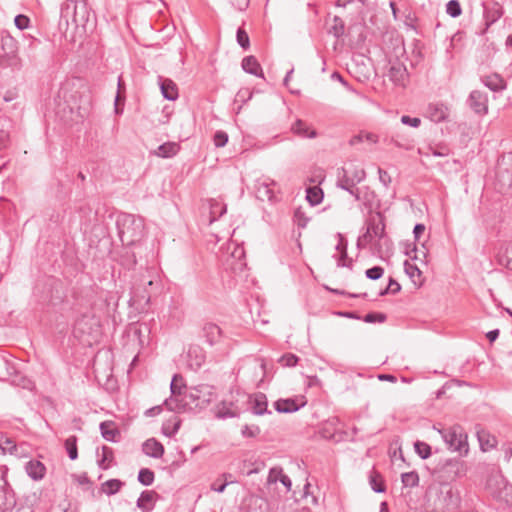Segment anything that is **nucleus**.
Here are the masks:
<instances>
[{
    "instance_id": "nucleus-48",
    "label": "nucleus",
    "mask_w": 512,
    "mask_h": 512,
    "mask_svg": "<svg viewBox=\"0 0 512 512\" xmlns=\"http://www.w3.org/2000/svg\"><path fill=\"white\" fill-rule=\"evenodd\" d=\"M236 39H237V43L239 44V46L241 48H243L244 50H247L250 48L249 36L243 28L239 27L237 29Z\"/></svg>"
},
{
    "instance_id": "nucleus-30",
    "label": "nucleus",
    "mask_w": 512,
    "mask_h": 512,
    "mask_svg": "<svg viewBox=\"0 0 512 512\" xmlns=\"http://www.w3.org/2000/svg\"><path fill=\"white\" fill-rule=\"evenodd\" d=\"M359 202L363 204L369 213H372L373 208L378 204L377 195L368 187H363Z\"/></svg>"
},
{
    "instance_id": "nucleus-51",
    "label": "nucleus",
    "mask_w": 512,
    "mask_h": 512,
    "mask_svg": "<svg viewBox=\"0 0 512 512\" xmlns=\"http://www.w3.org/2000/svg\"><path fill=\"white\" fill-rule=\"evenodd\" d=\"M387 319L386 314L380 312H371L364 316L363 320L366 323H383Z\"/></svg>"
},
{
    "instance_id": "nucleus-13",
    "label": "nucleus",
    "mask_w": 512,
    "mask_h": 512,
    "mask_svg": "<svg viewBox=\"0 0 512 512\" xmlns=\"http://www.w3.org/2000/svg\"><path fill=\"white\" fill-rule=\"evenodd\" d=\"M306 403L304 396L278 399L274 402V408L278 413H293L304 407Z\"/></svg>"
},
{
    "instance_id": "nucleus-24",
    "label": "nucleus",
    "mask_w": 512,
    "mask_h": 512,
    "mask_svg": "<svg viewBox=\"0 0 512 512\" xmlns=\"http://www.w3.org/2000/svg\"><path fill=\"white\" fill-rule=\"evenodd\" d=\"M481 82L491 91L498 92L506 88V82L503 77L497 73L481 77Z\"/></svg>"
},
{
    "instance_id": "nucleus-25",
    "label": "nucleus",
    "mask_w": 512,
    "mask_h": 512,
    "mask_svg": "<svg viewBox=\"0 0 512 512\" xmlns=\"http://www.w3.org/2000/svg\"><path fill=\"white\" fill-rule=\"evenodd\" d=\"M12 122L6 116H0V151L6 149L10 144V130Z\"/></svg>"
},
{
    "instance_id": "nucleus-47",
    "label": "nucleus",
    "mask_w": 512,
    "mask_h": 512,
    "mask_svg": "<svg viewBox=\"0 0 512 512\" xmlns=\"http://www.w3.org/2000/svg\"><path fill=\"white\" fill-rule=\"evenodd\" d=\"M446 13L452 18H457L462 14V8L458 0H450L446 4Z\"/></svg>"
},
{
    "instance_id": "nucleus-19",
    "label": "nucleus",
    "mask_w": 512,
    "mask_h": 512,
    "mask_svg": "<svg viewBox=\"0 0 512 512\" xmlns=\"http://www.w3.org/2000/svg\"><path fill=\"white\" fill-rule=\"evenodd\" d=\"M25 472L32 480L40 481L46 475V467L41 461L32 459L25 464Z\"/></svg>"
},
{
    "instance_id": "nucleus-8",
    "label": "nucleus",
    "mask_w": 512,
    "mask_h": 512,
    "mask_svg": "<svg viewBox=\"0 0 512 512\" xmlns=\"http://www.w3.org/2000/svg\"><path fill=\"white\" fill-rule=\"evenodd\" d=\"M187 396L189 397V402H191L192 410H202L216 398V389L208 384H199L190 388Z\"/></svg>"
},
{
    "instance_id": "nucleus-43",
    "label": "nucleus",
    "mask_w": 512,
    "mask_h": 512,
    "mask_svg": "<svg viewBox=\"0 0 512 512\" xmlns=\"http://www.w3.org/2000/svg\"><path fill=\"white\" fill-rule=\"evenodd\" d=\"M345 32V24L342 18L339 16H334L333 25L330 28V33H332L336 38H340L344 35Z\"/></svg>"
},
{
    "instance_id": "nucleus-20",
    "label": "nucleus",
    "mask_w": 512,
    "mask_h": 512,
    "mask_svg": "<svg viewBox=\"0 0 512 512\" xmlns=\"http://www.w3.org/2000/svg\"><path fill=\"white\" fill-rule=\"evenodd\" d=\"M158 81L161 93L165 99L174 101L178 98V88L173 80L159 76Z\"/></svg>"
},
{
    "instance_id": "nucleus-27",
    "label": "nucleus",
    "mask_w": 512,
    "mask_h": 512,
    "mask_svg": "<svg viewBox=\"0 0 512 512\" xmlns=\"http://www.w3.org/2000/svg\"><path fill=\"white\" fill-rule=\"evenodd\" d=\"M499 191L503 194L512 190V174L507 169L499 168L496 175Z\"/></svg>"
},
{
    "instance_id": "nucleus-36",
    "label": "nucleus",
    "mask_w": 512,
    "mask_h": 512,
    "mask_svg": "<svg viewBox=\"0 0 512 512\" xmlns=\"http://www.w3.org/2000/svg\"><path fill=\"white\" fill-rule=\"evenodd\" d=\"M323 197V190L318 186H312L306 189V200L311 206L319 205L322 202Z\"/></svg>"
},
{
    "instance_id": "nucleus-61",
    "label": "nucleus",
    "mask_w": 512,
    "mask_h": 512,
    "mask_svg": "<svg viewBox=\"0 0 512 512\" xmlns=\"http://www.w3.org/2000/svg\"><path fill=\"white\" fill-rule=\"evenodd\" d=\"M419 253H421L423 255V258H426L427 251H424V250L419 251L416 245H414L411 250L406 251V255L409 256L412 260H419L420 259Z\"/></svg>"
},
{
    "instance_id": "nucleus-11",
    "label": "nucleus",
    "mask_w": 512,
    "mask_h": 512,
    "mask_svg": "<svg viewBox=\"0 0 512 512\" xmlns=\"http://www.w3.org/2000/svg\"><path fill=\"white\" fill-rule=\"evenodd\" d=\"M199 336L204 340L206 344L209 346H214L221 341L223 332L216 323L205 322L201 326Z\"/></svg>"
},
{
    "instance_id": "nucleus-35",
    "label": "nucleus",
    "mask_w": 512,
    "mask_h": 512,
    "mask_svg": "<svg viewBox=\"0 0 512 512\" xmlns=\"http://www.w3.org/2000/svg\"><path fill=\"white\" fill-rule=\"evenodd\" d=\"M180 426L181 420L174 416L172 419H169L162 424L161 430L165 436L173 437L180 429Z\"/></svg>"
},
{
    "instance_id": "nucleus-59",
    "label": "nucleus",
    "mask_w": 512,
    "mask_h": 512,
    "mask_svg": "<svg viewBox=\"0 0 512 512\" xmlns=\"http://www.w3.org/2000/svg\"><path fill=\"white\" fill-rule=\"evenodd\" d=\"M260 433V429L258 426L250 427L248 425H244L241 429V434L244 437H256Z\"/></svg>"
},
{
    "instance_id": "nucleus-41",
    "label": "nucleus",
    "mask_w": 512,
    "mask_h": 512,
    "mask_svg": "<svg viewBox=\"0 0 512 512\" xmlns=\"http://www.w3.org/2000/svg\"><path fill=\"white\" fill-rule=\"evenodd\" d=\"M401 481L405 487H416L419 485V475L416 471H410L401 475Z\"/></svg>"
},
{
    "instance_id": "nucleus-44",
    "label": "nucleus",
    "mask_w": 512,
    "mask_h": 512,
    "mask_svg": "<svg viewBox=\"0 0 512 512\" xmlns=\"http://www.w3.org/2000/svg\"><path fill=\"white\" fill-rule=\"evenodd\" d=\"M231 257L233 259H237L238 260V263L233 267V269H235V270H237V269L242 270L246 266V263L242 261V258L245 257V251H244L243 247L235 246L234 250L231 252Z\"/></svg>"
},
{
    "instance_id": "nucleus-10",
    "label": "nucleus",
    "mask_w": 512,
    "mask_h": 512,
    "mask_svg": "<svg viewBox=\"0 0 512 512\" xmlns=\"http://www.w3.org/2000/svg\"><path fill=\"white\" fill-rule=\"evenodd\" d=\"M469 108L479 116L488 114V95L480 90H473L467 98Z\"/></svg>"
},
{
    "instance_id": "nucleus-62",
    "label": "nucleus",
    "mask_w": 512,
    "mask_h": 512,
    "mask_svg": "<svg viewBox=\"0 0 512 512\" xmlns=\"http://www.w3.org/2000/svg\"><path fill=\"white\" fill-rule=\"evenodd\" d=\"M163 407L164 405L161 404V405H156V406H153L149 409H147L145 412H144V415L146 417H154V416H157L159 415L162 411H163Z\"/></svg>"
},
{
    "instance_id": "nucleus-31",
    "label": "nucleus",
    "mask_w": 512,
    "mask_h": 512,
    "mask_svg": "<svg viewBox=\"0 0 512 512\" xmlns=\"http://www.w3.org/2000/svg\"><path fill=\"white\" fill-rule=\"evenodd\" d=\"M170 392L172 395L184 396L189 393L186 388L185 380L181 374H174L170 383Z\"/></svg>"
},
{
    "instance_id": "nucleus-12",
    "label": "nucleus",
    "mask_w": 512,
    "mask_h": 512,
    "mask_svg": "<svg viewBox=\"0 0 512 512\" xmlns=\"http://www.w3.org/2000/svg\"><path fill=\"white\" fill-rule=\"evenodd\" d=\"M449 107L443 102L429 103L426 108V117L434 123L445 122L449 118Z\"/></svg>"
},
{
    "instance_id": "nucleus-34",
    "label": "nucleus",
    "mask_w": 512,
    "mask_h": 512,
    "mask_svg": "<svg viewBox=\"0 0 512 512\" xmlns=\"http://www.w3.org/2000/svg\"><path fill=\"white\" fill-rule=\"evenodd\" d=\"M369 484L371 489L376 493H384L386 491L385 482L381 474L375 469H372L369 473Z\"/></svg>"
},
{
    "instance_id": "nucleus-22",
    "label": "nucleus",
    "mask_w": 512,
    "mask_h": 512,
    "mask_svg": "<svg viewBox=\"0 0 512 512\" xmlns=\"http://www.w3.org/2000/svg\"><path fill=\"white\" fill-rule=\"evenodd\" d=\"M143 453L149 457L159 459L164 454V446L155 438L147 439L142 445Z\"/></svg>"
},
{
    "instance_id": "nucleus-7",
    "label": "nucleus",
    "mask_w": 512,
    "mask_h": 512,
    "mask_svg": "<svg viewBox=\"0 0 512 512\" xmlns=\"http://www.w3.org/2000/svg\"><path fill=\"white\" fill-rule=\"evenodd\" d=\"M439 432L450 450L459 452L460 454H467V434L460 425H453L447 429L439 430Z\"/></svg>"
},
{
    "instance_id": "nucleus-56",
    "label": "nucleus",
    "mask_w": 512,
    "mask_h": 512,
    "mask_svg": "<svg viewBox=\"0 0 512 512\" xmlns=\"http://www.w3.org/2000/svg\"><path fill=\"white\" fill-rule=\"evenodd\" d=\"M14 23L18 29L24 30L29 27L30 19L26 15L19 14L15 17Z\"/></svg>"
},
{
    "instance_id": "nucleus-55",
    "label": "nucleus",
    "mask_w": 512,
    "mask_h": 512,
    "mask_svg": "<svg viewBox=\"0 0 512 512\" xmlns=\"http://www.w3.org/2000/svg\"><path fill=\"white\" fill-rule=\"evenodd\" d=\"M401 123L413 128H418L421 125V119L419 117H411L409 115H403L401 117Z\"/></svg>"
},
{
    "instance_id": "nucleus-39",
    "label": "nucleus",
    "mask_w": 512,
    "mask_h": 512,
    "mask_svg": "<svg viewBox=\"0 0 512 512\" xmlns=\"http://www.w3.org/2000/svg\"><path fill=\"white\" fill-rule=\"evenodd\" d=\"M77 441L78 438L75 435H72L69 436L64 442L66 452L71 460H76L78 458Z\"/></svg>"
},
{
    "instance_id": "nucleus-14",
    "label": "nucleus",
    "mask_w": 512,
    "mask_h": 512,
    "mask_svg": "<svg viewBox=\"0 0 512 512\" xmlns=\"http://www.w3.org/2000/svg\"><path fill=\"white\" fill-rule=\"evenodd\" d=\"M188 393H184V396L170 395L163 402L165 408L171 412L182 413L191 409V402H189Z\"/></svg>"
},
{
    "instance_id": "nucleus-49",
    "label": "nucleus",
    "mask_w": 512,
    "mask_h": 512,
    "mask_svg": "<svg viewBox=\"0 0 512 512\" xmlns=\"http://www.w3.org/2000/svg\"><path fill=\"white\" fill-rule=\"evenodd\" d=\"M404 270L405 273L409 276V278L412 279L414 282L415 278H419L422 274L418 266L416 264L411 263L408 260L404 262Z\"/></svg>"
},
{
    "instance_id": "nucleus-28",
    "label": "nucleus",
    "mask_w": 512,
    "mask_h": 512,
    "mask_svg": "<svg viewBox=\"0 0 512 512\" xmlns=\"http://www.w3.org/2000/svg\"><path fill=\"white\" fill-rule=\"evenodd\" d=\"M102 437L109 442H116L120 436V431L115 427L114 422L104 421L100 424Z\"/></svg>"
},
{
    "instance_id": "nucleus-38",
    "label": "nucleus",
    "mask_w": 512,
    "mask_h": 512,
    "mask_svg": "<svg viewBox=\"0 0 512 512\" xmlns=\"http://www.w3.org/2000/svg\"><path fill=\"white\" fill-rule=\"evenodd\" d=\"M124 482L119 479H109L102 484V491L108 495H114L120 491L123 487Z\"/></svg>"
},
{
    "instance_id": "nucleus-42",
    "label": "nucleus",
    "mask_w": 512,
    "mask_h": 512,
    "mask_svg": "<svg viewBox=\"0 0 512 512\" xmlns=\"http://www.w3.org/2000/svg\"><path fill=\"white\" fill-rule=\"evenodd\" d=\"M155 474L149 468H142L138 473V481L144 486H150L153 484Z\"/></svg>"
},
{
    "instance_id": "nucleus-58",
    "label": "nucleus",
    "mask_w": 512,
    "mask_h": 512,
    "mask_svg": "<svg viewBox=\"0 0 512 512\" xmlns=\"http://www.w3.org/2000/svg\"><path fill=\"white\" fill-rule=\"evenodd\" d=\"M337 266L351 268L352 259L348 258L347 250H344L340 253V256L337 260Z\"/></svg>"
},
{
    "instance_id": "nucleus-1",
    "label": "nucleus",
    "mask_w": 512,
    "mask_h": 512,
    "mask_svg": "<svg viewBox=\"0 0 512 512\" xmlns=\"http://www.w3.org/2000/svg\"><path fill=\"white\" fill-rule=\"evenodd\" d=\"M0 68H9L11 71H20L23 61L19 56L18 42L9 34L1 35Z\"/></svg>"
},
{
    "instance_id": "nucleus-5",
    "label": "nucleus",
    "mask_w": 512,
    "mask_h": 512,
    "mask_svg": "<svg viewBox=\"0 0 512 512\" xmlns=\"http://www.w3.org/2000/svg\"><path fill=\"white\" fill-rule=\"evenodd\" d=\"M466 473L465 464L458 458L447 459L439 463L435 469L436 477L440 484H448Z\"/></svg>"
},
{
    "instance_id": "nucleus-6",
    "label": "nucleus",
    "mask_w": 512,
    "mask_h": 512,
    "mask_svg": "<svg viewBox=\"0 0 512 512\" xmlns=\"http://www.w3.org/2000/svg\"><path fill=\"white\" fill-rule=\"evenodd\" d=\"M366 177L365 170L354 164L349 163L344 167H341L337 171V187L341 189L353 188Z\"/></svg>"
},
{
    "instance_id": "nucleus-32",
    "label": "nucleus",
    "mask_w": 512,
    "mask_h": 512,
    "mask_svg": "<svg viewBox=\"0 0 512 512\" xmlns=\"http://www.w3.org/2000/svg\"><path fill=\"white\" fill-rule=\"evenodd\" d=\"M180 150V146L176 142H166L158 146L155 154L161 158H170L175 156Z\"/></svg>"
},
{
    "instance_id": "nucleus-46",
    "label": "nucleus",
    "mask_w": 512,
    "mask_h": 512,
    "mask_svg": "<svg viewBox=\"0 0 512 512\" xmlns=\"http://www.w3.org/2000/svg\"><path fill=\"white\" fill-rule=\"evenodd\" d=\"M414 448L421 459H427L431 455V446L426 442L416 441Z\"/></svg>"
},
{
    "instance_id": "nucleus-23",
    "label": "nucleus",
    "mask_w": 512,
    "mask_h": 512,
    "mask_svg": "<svg viewBox=\"0 0 512 512\" xmlns=\"http://www.w3.org/2000/svg\"><path fill=\"white\" fill-rule=\"evenodd\" d=\"M242 69L251 75L264 78L263 69L255 56L249 55L242 59Z\"/></svg>"
},
{
    "instance_id": "nucleus-57",
    "label": "nucleus",
    "mask_w": 512,
    "mask_h": 512,
    "mask_svg": "<svg viewBox=\"0 0 512 512\" xmlns=\"http://www.w3.org/2000/svg\"><path fill=\"white\" fill-rule=\"evenodd\" d=\"M283 473V469L281 467H273L270 469L267 481L269 484L276 483L279 481V477Z\"/></svg>"
},
{
    "instance_id": "nucleus-53",
    "label": "nucleus",
    "mask_w": 512,
    "mask_h": 512,
    "mask_svg": "<svg viewBox=\"0 0 512 512\" xmlns=\"http://www.w3.org/2000/svg\"><path fill=\"white\" fill-rule=\"evenodd\" d=\"M213 142L215 147H224L228 142V134L225 131L219 130L214 134Z\"/></svg>"
},
{
    "instance_id": "nucleus-2",
    "label": "nucleus",
    "mask_w": 512,
    "mask_h": 512,
    "mask_svg": "<svg viewBox=\"0 0 512 512\" xmlns=\"http://www.w3.org/2000/svg\"><path fill=\"white\" fill-rule=\"evenodd\" d=\"M117 229L123 245L131 246L136 244L143 235V224L132 214H123L117 220Z\"/></svg>"
},
{
    "instance_id": "nucleus-16",
    "label": "nucleus",
    "mask_w": 512,
    "mask_h": 512,
    "mask_svg": "<svg viewBox=\"0 0 512 512\" xmlns=\"http://www.w3.org/2000/svg\"><path fill=\"white\" fill-rule=\"evenodd\" d=\"M276 182L274 180H263L257 181L256 184V197L261 201H269L274 202L277 200L275 191L273 189L276 186Z\"/></svg>"
},
{
    "instance_id": "nucleus-3",
    "label": "nucleus",
    "mask_w": 512,
    "mask_h": 512,
    "mask_svg": "<svg viewBox=\"0 0 512 512\" xmlns=\"http://www.w3.org/2000/svg\"><path fill=\"white\" fill-rule=\"evenodd\" d=\"M366 232L358 238L357 245H367L372 243L374 238L378 239V242L385 240V216L381 211L375 213H369V217L365 221Z\"/></svg>"
},
{
    "instance_id": "nucleus-40",
    "label": "nucleus",
    "mask_w": 512,
    "mask_h": 512,
    "mask_svg": "<svg viewBox=\"0 0 512 512\" xmlns=\"http://www.w3.org/2000/svg\"><path fill=\"white\" fill-rule=\"evenodd\" d=\"M363 140H366V141L371 142V143H377L379 141V137H378V135H376L374 133L361 132V133L353 136L350 139V144L351 145H356L357 143H360Z\"/></svg>"
},
{
    "instance_id": "nucleus-60",
    "label": "nucleus",
    "mask_w": 512,
    "mask_h": 512,
    "mask_svg": "<svg viewBox=\"0 0 512 512\" xmlns=\"http://www.w3.org/2000/svg\"><path fill=\"white\" fill-rule=\"evenodd\" d=\"M378 174L380 182L387 188L391 184V176L386 170L382 168H378Z\"/></svg>"
},
{
    "instance_id": "nucleus-4",
    "label": "nucleus",
    "mask_w": 512,
    "mask_h": 512,
    "mask_svg": "<svg viewBox=\"0 0 512 512\" xmlns=\"http://www.w3.org/2000/svg\"><path fill=\"white\" fill-rule=\"evenodd\" d=\"M63 98L70 106V110L76 109L79 113L89 104V88L83 83L76 87L75 83H67L62 88Z\"/></svg>"
},
{
    "instance_id": "nucleus-18",
    "label": "nucleus",
    "mask_w": 512,
    "mask_h": 512,
    "mask_svg": "<svg viewBox=\"0 0 512 512\" xmlns=\"http://www.w3.org/2000/svg\"><path fill=\"white\" fill-rule=\"evenodd\" d=\"M158 493L154 490L143 491L137 499L136 505L142 512H150L154 509Z\"/></svg>"
},
{
    "instance_id": "nucleus-45",
    "label": "nucleus",
    "mask_w": 512,
    "mask_h": 512,
    "mask_svg": "<svg viewBox=\"0 0 512 512\" xmlns=\"http://www.w3.org/2000/svg\"><path fill=\"white\" fill-rule=\"evenodd\" d=\"M310 221V218L306 215V212L302 207H298L294 212V222L299 228H305Z\"/></svg>"
},
{
    "instance_id": "nucleus-26",
    "label": "nucleus",
    "mask_w": 512,
    "mask_h": 512,
    "mask_svg": "<svg viewBox=\"0 0 512 512\" xmlns=\"http://www.w3.org/2000/svg\"><path fill=\"white\" fill-rule=\"evenodd\" d=\"M291 129L294 134L302 138H315L317 136L316 130L300 119L295 121Z\"/></svg>"
},
{
    "instance_id": "nucleus-37",
    "label": "nucleus",
    "mask_w": 512,
    "mask_h": 512,
    "mask_svg": "<svg viewBox=\"0 0 512 512\" xmlns=\"http://www.w3.org/2000/svg\"><path fill=\"white\" fill-rule=\"evenodd\" d=\"M227 212L226 204L218 200H211L210 202V222H213L223 216Z\"/></svg>"
},
{
    "instance_id": "nucleus-17",
    "label": "nucleus",
    "mask_w": 512,
    "mask_h": 512,
    "mask_svg": "<svg viewBox=\"0 0 512 512\" xmlns=\"http://www.w3.org/2000/svg\"><path fill=\"white\" fill-rule=\"evenodd\" d=\"M252 412L255 415L271 414L268 410V401L264 393L258 392L249 397Z\"/></svg>"
},
{
    "instance_id": "nucleus-9",
    "label": "nucleus",
    "mask_w": 512,
    "mask_h": 512,
    "mask_svg": "<svg viewBox=\"0 0 512 512\" xmlns=\"http://www.w3.org/2000/svg\"><path fill=\"white\" fill-rule=\"evenodd\" d=\"M504 14L503 7L498 2L483 3V27L478 35L483 36L489 28L496 23Z\"/></svg>"
},
{
    "instance_id": "nucleus-33",
    "label": "nucleus",
    "mask_w": 512,
    "mask_h": 512,
    "mask_svg": "<svg viewBox=\"0 0 512 512\" xmlns=\"http://www.w3.org/2000/svg\"><path fill=\"white\" fill-rule=\"evenodd\" d=\"M114 462V451L109 446H102L101 457L98 459V466L102 470L109 469Z\"/></svg>"
},
{
    "instance_id": "nucleus-63",
    "label": "nucleus",
    "mask_w": 512,
    "mask_h": 512,
    "mask_svg": "<svg viewBox=\"0 0 512 512\" xmlns=\"http://www.w3.org/2000/svg\"><path fill=\"white\" fill-rule=\"evenodd\" d=\"M18 98V91L14 89L7 90L3 95V100L5 102H11Z\"/></svg>"
},
{
    "instance_id": "nucleus-64",
    "label": "nucleus",
    "mask_w": 512,
    "mask_h": 512,
    "mask_svg": "<svg viewBox=\"0 0 512 512\" xmlns=\"http://www.w3.org/2000/svg\"><path fill=\"white\" fill-rule=\"evenodd\" d=\"M506 266L512 269V245L505 248Z\"/></svg>"
},
{
    "instance_id": "nucleus-50",
    "label": "nucleus",
    "mask_w": 512,
    "mask_h": 512,
    "mask_svg": "<svg viewBox=\"0 0 512 512\" xmlns=\"http://www.w3.org/2000/svg\"><path fill=\"white\" fill-rule=\"evenodd\" d=\"M299 358L293 353H286L279 359V363L283 367H294L298 363Z\"/></svg>"
},
{
    "instance_id": "nucleus-52",
    "label": "nucleus",
    "mask_w": 512,
    "mask_h": 512,
    "mask_svg": "<svg viewBox=\"0 0 512 512\" xmlns=\"http://www.w3.org/2000/svg\"><path fill=\"white\" fill-rule=\"evenodd\" d=\"M401 290L400 284L394 280L393 278L389 279L388 286L379 292L380 296H384L387 294H397Z\"/></svg>"
},
{
    "instance_id": "nucleus-54",
    "label": "nucleus",
    "mask_w": 512,
    "mask_h": 512,
    "mask_svg": "<svg viewBox=\"0 0 512 512\" xmlns=\"http://www.w3.org/2000/svg\"><path fill=\"white\" fill-rule=\"evenodd\" d=\"M384 274V269L381 266H374L365 271V275L370 280H378Z\"/></svg>"
},
{
    "instance_id": "nucleus-15",
    "label": "nucleus",
    "mask_w": 512,
    "mask_h": 512,
    "mask_svg": "<svg viewBox=\"0 0 512 512\" xmlns=\"http://www.w3.org/2000/svg\"><path fill=\"white\" fill-rule=\"evenodd\" d=\"M387 75L397 86H405L409 76L406 66L399 61L391 63Z\"/></svg>"
},
{
    "instance_id": "nucleus-21",
    "label": "nucleus",
    "mask_w": 512,
    "mask_h": 512,
    "mask_svg": "<svg viewBox=\"0 0 512 512\" xmlns=\"http://www.w3.org/2000/svg\"><path fill=\"white\" fill-rule=\"evenodd\" d=\"M390 143H393L395 147L404 150H411L414 146L413 140L403 131L398 129H395L390 134Z\"/></svg>"
},
{
    "instance_id": "nucleus-29",
    "label": "nucleus",
    "mask_w": 512,
    "mask_h": 512,
    "mask_svg": "<svg viewBox=\"0 0 512 512\" xmlns=\"http://www.w3.org/2000/svg\"><path fill=\"white\" fill-rule=\"evenodd\" d=\"M233 402L221 401L216 406V417L219 419L234 418L238 416V412L233 410Z\"/></svg>"
}]
</instances>
